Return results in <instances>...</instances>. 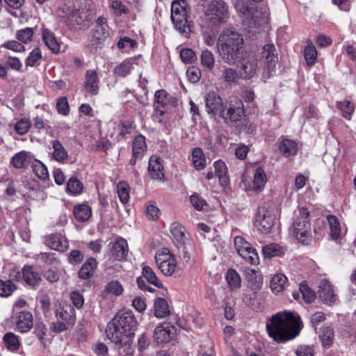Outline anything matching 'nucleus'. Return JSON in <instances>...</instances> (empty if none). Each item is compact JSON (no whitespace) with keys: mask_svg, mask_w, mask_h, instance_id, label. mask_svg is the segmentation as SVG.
Returning <instances> with one entry per match:
<instances>
[{"mask_svg":"<svg viewBox=\"0 0 356 356\" xmlns=\"http://www.w3.org/2000/svg\"><path fill=\"white\" fill-rule=\"evenodd\" d=\"M266 326L270 338L277 343H285L299 334L302 322L298 314L284 311L273 314Z\"/></svg>","mask_w":356,"mask_h":356,"instance_id":"1","label":"nucleus"},{"mask_svg":"<svg viewBox=\"0 0 356 356\" xmlns=\"http://www.w3.org/2000/svg\"><path fill=\"white\" fill-rule=\"evenodd\" d=\"M137 321L129 310L118 312L108 324L106 334L111 342L122 346L134 335Z\"/></svg>","mask_w":356,"mask_h":356,"instance_id":"2","label":"nucleus"},{"mask_svg":"<svg viewBox=\"0 0 356 356\" xmlns=\"http://www.w3.org/2000/svg\"><path fill=\"white\" fill-rule=\"evenodd\" d=\"M244 39L240 33L233 30H225L218 36L217 49L224 63L233 65L236 64L242 51Z\"/></svg>","mask_w":356,"mask_h":356,"instance_id":"3","label":"nucleus"},{"mask_svg":"<svg viewBox=\"0 0 356 356\" xmlns=\"http://www.w3.org/2000/svg\"><path fill=\"white\" fill-rule=\"evenodd\" d=\"M293 233L298 242L302 244H308L312 240L309 213L307 208L301 207L296 213Z\"/></svg>","mask_w":356,"mask_h":356,"instance_id":"4","label":"nucleus"},{"mask_svg":"<svg viewBox=\"0 0 356 356\" xmlns=\"http://www.w3.org/2000/svg\"><path fill=\"white\" fill-rule=\"evenodd\" d=\"M228 7L222 0H212L208 4L204 13V20L211 29L219 27L227 18Z\"/></svg>","mask_w":356,"mask_h":356,"instance_id":"5","label":"nucleus"},{"mask_svg":"<svg viewBox=\"0 0 356 356\" xmlns=\"http://www.w3.org/2000/svg\"><path fill=\"white\" fill-rule=\"evenodd\" d=\"M245 1L243 0H238L235 4L234 7L236 10V12L247 19H250L252 20L253 24L259 21H261L262 23H266L268 19V11L266 8H264V11H259L257 7L253 4L250 3V2L252 3H260L264 0H246Z\"/></svg>","mask_w":356,"mask_h":356,"instance_id":"6","label":"nucleus"},{"mask_svg":"<svg viewBox=\"0 0 356 356\" xmlns=\"http://www.w3.org/2000/svg\"><path fill=\"white\" fill-rule=\"evenodd\" d=\"M187 8L188 3L185 0H176L172 3V21L176 29L186 34H188L191 31L187 20Z\"/></svg>","mask_w":356,"mask_h":356,"instance_id":"7","label":"nucleus"},{"mask_svg":"<svg viewBox=\"0 0 356 356\" xmlns=\"http://www.w3.org/2000/svg\"><path fill=\"white\" fill-rule=\"evenodd\" d=\"M258 63L254 54L247 51L241 54L236 61L241 79L250 80L254 77L259 70Z\"/></svg>","mask_w":356,"mask_h":356,"instance_id":"8","label":"nucleus"},{"mask_svg":"<svg viewBox=\"0 0 356 356\" xmlns=\"http://www.w3.org/2000/svg\"><path fill=\"white\" fill-rule=\"evenodd\" d=\"M244 114L243 102L238 98H234L225 103L220 118L225 123H233L241 120Z\"/></svg>","mask_w":356,"mask_h":356,"instance_id":"9","label":"nucleus"},{"mask_svg":"<svg viewBox=\"0 0 356 356\" xmlns=\"http://www.w3.org/2000/svg\"><path fill=\"white\" fill-rule=\"evenodd\" d=\"M155 260L158 268L163 275L171 276L175 272L177 263L175 257L168 249L164 248L157 252Z\"/></svg>","mask_w":356,"mask_h":356,"instance_id":"10","label":"nucleus"},{"mask_svg":"<svg viewBox=\"0 0 356 356\" xmlns=\"http://www.w3.org/2000/svg\"><path fill=\"white\" fill-rule=\"evenodd\" d=\"M234 246L238 254L248 263L253 265L259 264V256L256 250L243 237H235Z\"/></svg>","mask_w":356,"mask_h":356,"instance_id":"11","label":"nucleus"},{"mask_svg":"<svg viewBox=\"0 0 356 356\" xmlns=\"http://www.w3.org/2000/svg\"><path fill=\"white\" fill-rule=\"evenodd\" d=\"M108 36L109 27L106 19L104 17H99L90 35V45L97 47L102 44Z\"/></svg>","mask_w":356,"mask_h":356,"instance_id":"12","label":"nucleus"},{"mask_svg":"<svg viewBox=\"0 0 356 356\" xmlns=\"http://www.w3.org/2000/svg\"><path fill=\"white\" fill-rule=\"evenodd\" d=\"M273 215L265 207H259L254 225L263 234L268 233L274 225Z\"/></svg>","mask_w":356,"mask_h":356,"instance_id":"13","label":"nucleus"},{"mask_svg":"<svg viewBox=\"0 0 356 356\" xmlns=\"http://www.w3.org/2000/svg\"><path fill=\"white\" fill-rule=\"evenodd\" d=\"M108 256L110 259L116 261L123 260L128 254L127 241L122 238H118L115 241H111L108 245Z\"/></svg>","mask_w":356,"mask_h":356,"instance_id":"14","label":"nucleus"},{"mask_svg":"<svg viewBox=\"0 0 356 356\" xmlns=\"http://www.w3.org/2000/svg\"><path fill=\"white\" fill-rule=\"evenodd\" d=\"M12 320L17 330L25 333L29 332L33 325L32 314L29 311L15 312L12 315Z\"/></svg>","mask_w":356,"mask_h":356,"instance_id":"15","label":"nucleus"},{"mask_svg":"<svg viewBox=\"0 0 356 356\" xmlns=\"http://www.w3.org/2000/svg\"><path fill=\"white\" fill-rule=\"evenodd\" d=\"M205 102L207 113L214 118H220L225 106L221 97L215 92H209L205 97Z\"/></svg>","mask_w":356,"mask_h":356,"instance_id":"16","label":"nucleus"},{"mask_svg":"<svg viewBox=\"0 0 356 356\" xmlns=\"http://www.w3.org/2000/svg\"><path fill=\"white\" fill-rule=\"evenodd\" d=\"M318 293L319 298L325 304L332 305L338 300L334 286L327 280L321 281Z\"/></svg>","mask_w":356,"mask_h":356,"instance_id":"17","label":"nucleus"},{"mask_svg":"<svg viewBox=\"0 0 356 356\" xmlns=\"http://www.w3.org/2000/svg\"><path fill=\"white\" fill-rule=\"evenodd\" d=\"M177 329L170 323H163L156 327L154 339L158 343H168L176 334Z\"/></svg>","mask_w":356,"mask_h":356,"instance_id":"18","label":"nucleus"},{"mask_svg":"<svg viewBox=\"0 0 356 356\" xmlns=\"http://www.w3.org/2000/svg\"><path fill=\"white\" fill-rule=\"evenodd\" d=\"M170 102V97L166 90H158L154 93V115L155 117L163 115L167 111V106Z\"/></svg>","mask_w":356,"mask_h":356,"instance_id":"19","label":"nucleus"},{"mask_svg":"<svg viewBox=\"0 0 356 356\" xmlns=\"http://www.w3.org/2000/svg\"><path fill=\"white\" fill-rule=\"evenodd\" d=\"M45 245L51 249L65 252L69 246L67 239L61 233L51 234L45 238Z\"/></svg>","mask_w":356,"mask_h":356,"instance_id":"20","label":"nucleus"},{"mask_svg":"<svg viewBox=\"0 0 356 356\" xmlns=\"http://www.w3.org/2000/svg\"><path fill=\"white\" fill-rule=\"evenodd\" d=\"M99 78L95 70H88L86 72L84 88L87 92L92 95H97L99 93Z\"/></svg>","mask_w":356,"mask_h":356,"instance_id":"21","label":"nucleus"},{"mask_svg":"<svg viewBox=\"0 0 356 356\" xmlns=\"http://www.w3.org/2000/svg\"><path fill=\"white\" fill-rule=\"evenodd\" d=\"M148 172L153 179L164 180L163 166L161 159L157 156H152L149 161Z\"/></svg>","mask_w":356,"mask_h":356,"instance_id":"22","label":"nucleus"},{"mask_svg":"<svg viewBox=\"0 0 356 356\" xmlns=\"http://www.w3.org/2000/svg\"><path fill=\"white\" fill-rule=\"evenodd\" d=\"M170 232L178 248L183 247L188 239L185 227L180 223L175 222L170 226Z\"/></svg>","mask_w":356,"mask_h":356,"instance_id":"23","label":"nucleus"},{"mask_svg":"<svg viewBox=\"0 0 356 356\" xmlns=\"http://www.w3.org/2000/svg\"><path fill=\"white\" fill-rule=\"evenodd\" d=\"M42 40L47 47L54 54H58L60 51V45L54 33L47 28L42 29Z\"/></svg>","mask_w":356,"mask_h":356,"instance_id":"24","label":"nucleus"},{"mask_svg":"<svg viewBox=\"0 0 356 356\" xmlns=\"http://www.w3.org/2000/svg\"><path fill=\"white\" fill-rule=\"evenodd\" d=\"M275 47L273 44H267L263 47L262 56L265 58L269 72L274 71L277 62V56L275 54Z\"/></svg>","mask_w":356,"mask_h":356,"instance_id":"25","label":"nucleus"},{"mask_svg":"<svg viewBox=\"0 0 356 356\" xmlns=\"http://www.w3.org/2000/svg\"><path fill=\"white\" fill-rule=\"evenodd\" d=\"M53 152L51 159L60 163H65L69 158L68 152L58 140L51 141Z\"/></svg>","mask_w":356,"mask_h":356,"instance_id":"26","label":"nucleus"},{"mask_svg":"<svg viewBox=\"0 0 356 356\" xmlns=\"http://www.w3.org/2000/svg\"><path fill=\"white\" fill-rule=\"evenodd\" d=\"M279 149L286 157L294 156L298 152V144L294 140L282 137L279 143Z\"/></svg>","mask_w":356,"mask_h":356,"instance_id":"27","label":"nucleus"},{"mask_svg":"<svg viewBox=\"0 0 356 356\" xmlns=\"http://www.w3.org/2000/svg\"><path fill=\"white\" fill-rule=\"evenodd\" d=\"M288 284V280L285 275L277 273L274 275L270 280V289L272 291L277 294L282 293Z\"/></svg>","mask_w":356,"mask_h":356,"instance_id":"28","label":"nucleus"},{"mask_svg":"<svg viewBox=\"0 0 356 356\" xmlns=\"http://www.w3.org/2000/svg\"><path fill=\"white\" fill-rule=\"evenodd\" d=\"M247 278L248 286L254 293L261 289L263 284V278L257 270H250V272H248Z\"/></svg>","mask_w":356,"mask_h":356,"instance_id":"29","label":"nucleus"},{"mask_svg":"<svg viewBox=\"0 0 356 356\" xmlns=\"http://www.w3.org/2000/svg\"><path fill=\"white\" fill-rule=\"evenodd\" d=\"M31 162V154L26 151H21L15 154L11 159L12 165L18 169L26 168Z\"/></svg>","mask_w":356,"mask_h":356,"instance_id":"30","label":"nucleus"},{"mask_svg":"<svg viewBox=\"0 0 356 356\" xmlns=\"http://www.w3.org/2000/svg\"><path fill=\"white\" fill-rule=\"evenodd\" d=\"M83 184L76 177H72L67 180L65 189L67 193L78 196L83 193Z\"/></svg>","mask_w":356,"mask_h":356,"instance_id":"31","label":"nucleus"},{"mask_svg":"<svg viewBox=\"0 0 356 356\" xmlns=\"http://www.w3.org/2000/svg\"><path fill=\"white\" fill-rule=\"evenodd\" d=\"M22 277L24 281L31 286H35L41 281L40 275L33 270V267L26 265L22 270Z\"/></svg>","mask_w":356,"mask_h":356,"instance_id":"32","label":"nucleus"},{"mask_svg":"<svg viewBox=\"0 0 356 356\" xmlns=\"http://www.w3.org/2000/svg\"><path fill=\"white\" fill-rule=\"evenodd\" d=\"M327 220L330 227V236L334 241H337L341 237V227L338 218L334 215H328Z\"/></svg>","mask_w":356,"mask_h":356,"instance_id":"33","label":"nucleus"},{"mask_svg":"<svg viewBox=\"0 0 356 356\" xmlns=\"http://www.w3.org/2000/svg\"><path fill=\"white\" fill-rule=\"evenodd\" d=\"M97 262L95 258H88L82 265L79 271V277L83 280H87L93 275L94 270L97 268Z\"/></svg>","mask_w":356,"mask_h":356,"instance_id":"34","label":"nucleus"},{"mask_svg":"<svg viewBox=\"0 0 356 356\" xmlns=\"http://www.w3.org/2000/svg\"><path fill=\"white\" fill-rule=\"evenodd\" d=\"M134 61L132 58L123 60L120 64L115 67L113 74L115 77H126L133 69Z\"/></svg>","mask_w":356,"mask_h":356,"instance_id":"35","label":"nucleus"},{"mask_svg":"<svg viewBox=\"0 0 356 356\" xmlns=\"http://www.w3.org/2000/svg\"><path fill=\"white\" fill-rule=\"evenodd\" d=\"M74 308L72 306L66 305L57 309L56 316L58 320L70 324L74 321Z\"/></svg>","mask_w":356,"mask_h":356,"instance_id":"36","label":"nucleus"},{"mask_svg":"<svg viewBox=\"0 0 356 356\" xmlns=\"http://www.w3.org/2000/svg\"><path fill=\"white\" fill-rule=\"evenodd\" d=\"M267 181L266 175L263 168L259 167L254 174L252 188L255 191L262 190Z\"/></svg>","mask_w":356,"mask_h":356,"instance_id":"37","label":"nucleus"},{"mask_svg":"<svg viewBox=\"0 0 356 356\" xmlns=\"http://www.w3.org/2000/svg\"><path fill=\"white\" fill-rule=\"evenodd\" d=\"M170 314L169 306L167 301L162 298H159L154 302V315L157 318H162Z\"/></svg>","mask_w":356,"mask_h":356,"instance_id":"38","label":"nucleus"},{"mask_svg":"<svg viewBox=\"0 0 356 356\" xmlns=\"http://www.w3.org/2000/svg\"><path fill=\"white\" fill-rule=\"evenodd\" d=\"M143 277L151 284L157 288H163L162 282L158 279L156 273L152 268L148 266L143 265L142 267Z\"/></svg>","mask_w":356,"mask_h":356,"instance_id":"39","label":"nucleus"},{"mask_svg":"<svg viewBox=\"0 0 356 356\" xmlns=\"http://www.w3.org/2000/svg\"><path fill=\"white\" fill-rule=\"evenodd\" d=\"M3 341L6 348L11 352L17 351L21 346L18 337L10 332L3 336Z\"/></svg>","mask_w":356,"mask_h":356,"instance_id":"40","label":"nucleus"},{"mask_svg":"<svg viewBox=\"0 0 356 356\" xmlns=\"http://www.w3.org/2000/svg\"><path fill=\"white\" fill-rule=\"evenodd\" d=\"M92 214L90 207L86 204L76 205L74 208V215L75 218L79 222L87 220Z\"/></svg>","mask_w":356,"mask_h":356,"instance_id":"41","label":"nucleus"},{"mask_svg":"<svg viewBox=\"0 0 356 356\" xmlns=\"http://www.w3.org/2000/svg\"><path fill=\"white\" fill-rule=\"evenodd\" d=\"M147 151V144L145 138L143 135H138L135 137L133 145L132 152L136 156H143L145 152Z\"/></svg>","mask_w":356,"mask_h":356,"instance_id":"42","label":"nucleus"},{"mask_svg":"<svg viewBox=\"0 0 356 356\" xmlns=\"http://www.w3.org/2000/svg\"><path fill=\"white\" fill-rule=\"evenodd\" d=\"M222 78L229 84L236 83L239 79H241L239 70L229 67H225L223 69Z\"/></svg>","mask_w":356,"mask_h":356,"instance_id":"43","label":"nucleus"},{"mask_svg":"<svg viewBox=\"0 0 356 356\" xmlns=\"http://www.w3.org/2000/svg\"><path fill=\"white\" fill-rule=\"evenodd\" d=\"M226 280L232 291L238 289L241 286L239 274L234 269H229L226 274Z\"/></svg>","mask_w":356,"mask_h":356,"instance_id":"44","label":"nucleus"},{"mask_svg":"<svg viewBox=\"0 0 356 356\" xmlns=\"http://www.w3.org/2000/svg\"><path fill=\"white\" fill-rule=\"evenodd\" d=\"M334 331L330 326L323 327L320 331L319 337L325 348H329L333 343Z\"/></svg>","mask_w":356,"mask_h":356,"instance_id":"45","label":"nucleus"},{"mask_svg":"<svg viewBox=\"0 0 356 356\" xmlns=\"http://www.w3.org/2000/svg\"><path fill=\"white\" fill-rule=\"evenodd\" d=\"M192 160L194 167L196 170H200L204 168L206 165V160L203 151L201 148L196 147L193 150Z\"/></svg>","mask_w":356,"mask_h":356,"instance_id":"46","label":"nucleus"},{"mask_svg":"<svg viewBox=\"0 0 356 356\" xmlns=\"http://www.w3.org/2000/svg\"><path fill=\"white\" fill-rule=\"evenodd\" d=\"M33 173L41 180L49 179V172L44 163L38 160H35L31 165Z\"/></svg>","mask_w":356,"mask_h":356,"instance_id":"47","label":"nucleus"},{"mask_svg":"<svg viewBox=\"0 0 356 356\" xmlns=\"http://www.w3.org/2000/svg\"><path fill=\"white\" fill-rule=\"evenodd\" d=\"M262 252L265 258H272L281 255L282 250L278 244L270 243L263 247Z\"/></svg>","mask_w":356,"mask_h":356,"instance_id":"48","label":"nucleus"},{"mask_svg":"<svg viewBox=\"0 0 356 356\" xmlns=\"http://www.w3.org/2000/svg\"><path fill=\"white\" fill-rule=\"evenodd\" d=\"M337 108L341 111L342 116L347 120H350L355 107L352 102L343 100L337 102Z\"/></svg>","mask_w":356,"mask_h":356,"instance_id":"49","label":"nucleus"},{"mask_svg":"<svg viewBox=\"0 0 356 356\" xmlns=\"http://www.w3.org/2000/svg\"><path fill=\"white\" fill-rule=\"evenodd\" d=\"M104 291L107 293L119 296L122 294L124 288L119 281L112 280L106 284Z\"/></svg>","mask_w":356,"mask_h":356,"instance_id":"50","label":"nucleus"},{"mask_svg":"<svg viewBox=\"0 0 356 356\" xmlns=\"http://www.w3.org/2000/svg\"><path fill=\"white\" fill-rule=\"evenodd\" d=\"M117 192L119 199L122 204H126L129 200V186L124 181H120L117 185Z\"/></svg>","mask_w":356,"mask_h":356,"instance_id":"51","label":"nucleus"},{"mask_svg":"<svg viewBox=\"0 0 356 356\" xmlns=\"http://www.w3.org/2000/svg\"><path fill=\"white\" fill-rule=\"evenodd\" d=\"M134 128L135 126L133 122H122L118 127V140H120L122 138H124L127 134H130L131 133Z\"/></svg>","mask_w":356,"mask_h":356,"instance_id":"52","label":"nucleus"},{"mask_svg":"<svg viewBox=\"0 0 356 356\" xmlns=\"http://www.w3.org/2000/svg\"><path fill=\"white\" fill-rule=\"evenodd\" d=\"M110 7L117 17L129 13V8L120 0H110Z\"/></svg>","mask_w":356,"mask_h":356,"instance_id":"53","label":"nucleus"},{"mask_svg":"<svg viewBox=\"0 0 356 356\" xmlns=\"http://www.w3.org/2000/svg\"><path fill=\"white\" fill-rule=\"evenodd\" d=\"M304 56L308 65H313L316 60L317 51L314 44H308L304 50Z\"/></svg>","mask_w":356,"mask_h":356,"instance_id":"54","label":"nucleus"},{"mask_svg":"<svg viewBox=\"0 0 356 356\" xmlns=\"http://www.w3.org/2000/svg\"><path fill=\"white\" fill-rule=\"evenodd\" d=\"M215 63L213 53L207 49L202 51L201 54V63L203 67L211 70L213 68Z\"/></svg>","mask_w":356,"mask_h":356,"instance_id":"55","label":"nucleus"},{"mask_svg":"<svg viewBox=\"0 0 356 356\" xmlns=\"http://www.w3.org/2000/svg\"><path fill=\"white\" fill-rule=\"evenodd\" d=\"M42 57L41 50L38 47L33 49L25 60L26 65L29 67L36 65Z\"/></svg>","mask_w":356,"mask_h":356,"instance_id":"56","label":"nucleus"},{"mask_svg":"<svg viewBox=\"0 0 356 356\" xmlns=\"http://www.w3.org/2000/svg\"><path fill=\"white\" fill-rule=\"evenodd\" d=\"M300 291L305 302L311 303L314 301L316 293L306 284L301 283L300 284Z\"/></svg>","mask_w":356,"mask_h":356,"instance_id":"57","label":"nucleus"},{"mask_svg":"<svg viewBox=\"0 0 356 356\" xmlns=\"http://www.w3.org/2000/svg\"><path fill=\"white\" fill-rule=\"evenodd\" d=\"M15 289L16 286L11 280H0V296H9Z\"/></svg>","mask_w":356,"mask_h":356,"instance_id":"58","label":"nucleus"},{"mask_svg":"<svg viewBox=\"0 0 356 356\" xmlns=\"http://www.w3.org/2000/svg\"><path fill=\"white\" fill-rule=\"evenodd\" d=\"M215 174L219 177L220 180L225 182L227 181V168L225 163L218 160L214 163Z\"/></svg>","mask_w":356,"mask_h":356,"instance_id":"59","label":"nucleus"},{"mask_svg":"<svg viewBox=\"0 0 356 356\" xmlns=\"http://www.w3.org/2000/svg\"><path fill=\"white\" fill-rule=\"evenodd\" d=\"M87 19V15L84 11L79 10H74L70 15V19L77 25L81 26L85 24V21Z\"/></svg>","mask_w":356,"mask_h":356,"instance_id":"60","label":"nucleus"},{"mask_svg":"<svg viewBox=\"0 0 356 356\" xmlns=\"http://www.w3.org/2000/svg\"><path fill=\"white\" fill-rule=\"evenodd\" d=\"M31 125V124L29 119L22 118L15 124V130L18 134L24 135L29 131Z\"/></svg>","mask_w":356,"mask_h":356,"instance_id":"61","label":"nucleus"},{"mask_svg":"<svg viewBox=\"0 0 356 356\" xmlns=\"http://www.w3.org/2000/svg\"><path fill=\"white\" fill-rule=\"evenodd\" d=\"M33 35V29L29 27L19 30L16 34L17 38L24 43H27L30 42L31 40Z\"/></svg>","mask_w":356,"mask_h":356,"instance_id":"62","label":"nucleus"},{"mask_svg":"<svg viewBox=\"0 0 356 356\" xmlns=\"http://www.w3.org/2000/svg\"><path fill=\"white\" fill-rule=\"evenodd\" d=\"M180 57L185 63H192L196 58V54L191 49H184L180 52Z\"/></svg>","mask_w":356,"mask_h":356,"instance_id":"63","label":"nucleus"},{"mask_svg":"<svg viewBox=\"0 0 356 356\" xmlns=\"http://www.w3.org/2000/svg\"><path fill=\"white\" fill-rule=\"evenodd\" d=\"M56 109L58 113L66 115L69 113V105L66 97H63L58 99Z\"/></svg>","mask_w":356,"mask_h":356,"instance_id":"64","label":"nucleus"}]
</instances>
